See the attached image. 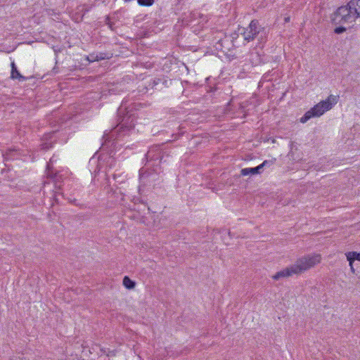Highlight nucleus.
I'll return each mask as SVG.
<instances>
[{
    "instance_id": "obj_14",
    "label": "nucleus",
    "mask_w": 360,
    "mask_h": 360,
    "mask_svg": "<svg viewBox=\"0 0 360 360\" xmlns=\"http://www.w3.org/2000/svg\"><path fill=\"white\" fill-rule=\"evenodd\" d=\"M14 150H8L5 154H4V160L7 161L11 159H14Z\"/></svg>"
},
{
    "instance_id": "obj_9",
    "label": "nucleus",
    "mask_w": 360,
    "mask_h": 360,
    "mask_svg": "<svg viewBox=\"0 0 360 360\" xmlns=\"http://www.w3.org/2000/svg\"><path fill=\"white\" fill-rule=\"evenodd\" d=\"M263 168V165H259L253 168H244L240 171V174L243 176H247L249 174L255 175L260 173V169Z\"/></svg>"
},
{
    "instance_id": "obj_4",
    "label": "nucleus",
    "mask_w": 360,
    "mask_h": 360,
    "mask_svg": "<svg viewBox=\"0 0 360 360\" xmlns=\"http://www.w3.org/2000/svg\"><path fill=\"white\" fill-rule=\"evenodd\" d=\"M357 19L349 1L347 5L339 7L334 13L333 20L337 24H351Z\"/></svg>"
},
{
    "instance_id": "obj_6",
    "label": "nucleus",
    "mask_w": 360,
    "mask_h": 360,
    "mask_svg": "<svg viewBox=\"0 0 360 360\" xmlns=\"http://www.w3.org/2000/svg\"><path fill=\"white\" fill-rule=\"evenodd\" d=\"M259 27L258 26L257 22L252 21L242 33L244 40L247 41L253 40L255 36L259 33Z\"/></svg>"
},
{
    "instance_id": "obj_12",
    "label": "nucleus",
    "mask_w": 360,
    "mask_h": 360,
    "mask_svg": "<svg viewBox=\"0 0 360 360\" xmlns=\"http://www.w3.org/2000/svg\"><path fill=\"white\" fill-rule=\"evenodd\" d=\"M123 285L127 289L131 290L135 288L136 283L126 276L123 278Z\"/></svg>"
},
{
    "instance_id": "obj_18",
    "label": "nucleus",
    "mask_w": 360,
    "mask_h": 360,
    "mask_svg": "<svg viewBox=\"0 0 360 360\" xmlns=\"http://www.w3.org/2000/svg\"><path fill=\"white\" fill-rule=\"evenodd\" d=\"M148 173H147V172L143 173V172H141V173H140V179L143 180L146 177H148Z\"/></svg>"
},
{
    "instance_id": "obj_23",
    "label": "nucleus",
    "mask_w": 360,
    "mask_h": 360,
    "mask_svg": "<svg viewBox=\"0 0 360 360\" xmlns=\"http://www.w3.org/2000/svg\"><path fill=\"white\" fill-rule=\"evenodd\" d=\"M285 20L286 22H288V21L289 20V18H286L285 19Z\"/></svg>"
},
{
    "instance_id": "obj_17",
    "label": "nucleus",
    "mask_w": 360,
    "mask_h": 360,
    "mask_svg": "<svg viewBox=\"0 0 360 360\" xmlns=\"http://www.w3.org/2000/svg\"><path fill=\"white\" fill-rule=\"evenodd\" d=\"M47 176H48L49 178H51V179H56V178H57V174H53L52 172H49L47 173Z\"/></svg>"
},
{
    "instance_id": "obj_19",
    "label": "nucleus",
    "mask_w": 360,
    "mask_h": 360,
    "mask_svg": "<svg viewBox=\"0 0 360 360\" xmlns=\"http://www.w3.org/2000/svg\"><path fill=\"white\" fill-rule=\"evenodd\" d=\"M274 161L273 160H271V161H268V160H264L260 165H263V167L266 165H268V164L269 163H271L273 164Z\"/></svg>"
},
{
    "instance_id": "obj_16",
    "label": "nucleus",
    "mask_w": 360,
    "mask_h": 360,
    "mask_svg": "<svg viewBox=\"0 0 360 360\" xmlns=\"http://www.w3.org/2000/svg\"><path fill=\"white\" fill-rule=\"evenodd\" d=\"M345 30H346V29H345V27H337V28L335 30V33H337V34H340V33H342V32H345Z\"/></svg>"
},
{
    "instance_id": "obj_7",
    "label": "nucleus",
    "mask_w": 360,
    "mask_h": 360,
    "mask_svg": "<svg viewBox=\"0 0 360 360\" xmlns=\"http://www.w3.org/2000/svg\"><path fill=\"white\" fill-rule=\"evenodd\" d=\"M11 78L13 79H18L19 82H24L27 79V77L22 75L20 72L18 71L15 63L14 61L11 62Z\"/></svg>"
},
{
    "instance_id": "obj_13",
    "label": "nucleus",
    "mask_w": 360,
    "mask_h": 360,
    "mask_svg": "<svg viewBox=\"0 0 360 360\" xmlns=\"http://www.w3.org/2000/svg\"><path fill=\"white\" fill-rule=\"evenodd\" d=\"M138 4L142 6H150L155 1L154 0H137Z\"/></svg>"
},
{
    "instance_id": "obj_8",
    "label": "nucleus",
    "mask_w": 360,
    "mask_h": 360,
    "mask_svg": "<svg viewBox=\"0 0 360 360\" xmlns=\"http://www.w3.org/2000/svg\"><path fill=\"white\" fill-rule=\"evenodd\" d=\"M71 117L70 116L60 117H58V112L54 111L52 112L51 117L49 119V121L50 122L51 124H52L53 126H56L57 124L66 122Z\"/></svg>"
},
{
    "instance_id": "obj_20",
    "label": "nucleus",
    "mask_w": 360,
    "mask_h": 360,
    "mask_svg": "<svg viewBox=\"0 0 360 360\" xmlns=\"http://www.w3.org/2000/svg\"><path fill=\"white\" fill-rule=\"evenodd\" d=\"M108 356H115V351H110L109 350L108 352L106 354Z\"/></svg>"
},
{
    "instance_id": "obj_5",
    "label": "nucleus",
    "mask_w": 360,
    "mask_h": 360,
    "mask_svg": "<svg viewBox=\"0 0 360 360\" xmlns=\"http://www.w3.org/2000/svg\"><path fill=\"white\" fill-rule=\"evenodd\" d=\"M165 152H164L160 146H154L148 150L146 155L148 164L153 162L150 165V167H158L163 162L165 158Z\"/></svg>"
},
{
    "instance_id": "obj_25",
    "label": "nucleus",
    "mask_w": 360,
    "mask_h": 360,
    "mask_svg": "<svg viewBox=\"0 0 360 360\" xmlns=\"http://www.w3.org/2000/svg\"><path fill=\"white\" fill-rule=\"evenodd\" d=\"M154 171H155L156 172H158V169L157 168L154 169Z\"/></svg>"
},
{
    "instance_id": "obj_15",
    "label": "nucleus",
    "mask_w": 360,
    "mask_h": 360,
    "mask_svg": "<svg viewBox=\"0 0 360 360\" xmlns=\"http://www.w3.org/2000/svg\"><path fill=\"white\" fill-rule=\"evenodd\" d=\"M52 147L51 143H44L41 144V148L44 150H49Z\"/></svg>"
},
{
    "instance_id": "obj_22",
    "label": "nucleus",
    "mask_w": 360,
    "mask_h": 360,
    "mask_svg": "<svg viewBox=\"0 0 360 360\" xmlns=\"http://www.w3.org/2000/svg\"><path fill=\"white\" fill-rule=\"evenodd\" d=\"M76 201H77V200H76V199H74V200H70V202L71 203H72V204L76 205V203H75V202H76Z\"/></svg>"
},
{
    "instance_id": "obj_24",
    "label": "nucleus",
    "mask_w": 360,
    "mask_h": 360,
    "mask_svg": "<svg viewBox=\"0 0 360 360\" xmlns=\"http://www.w3.org/2000/svg\"><path fill=\"white\" fill-rule=\"evenodd\" d=\"M265 89H269V86H264Z\"/></svg>"
},
{
    "instance_id": "obj_21",
    "label": "nucleus",
    "mask_w": 360,
    "mask_h": 360,
    "mask_svg": "<svg viewBox=\"0 0 360 360\" xmlns=\"http://www.w3.org/2000/svg\"><path fill=\"white\" fill-rule=\"evenodd\" d=\"M350 269H351V271L354 274L355 273V269L353 266V264H352V266H350Z\"/></svg>"
},
{
    "instance_id": "obj_3",
    "label": "nucleus",
    "mask_w": 360,
    "mask_h": 360,
    "mask_svg": "<svg viewBox=\"0 0 360 360\" xmlns=\"http://www.w3.org/2000/svg\"><path fill=\"white\" fill-rule=\"evenodd\" d=\"M338 95H330L326 100L321 101L307 111L300 118V122L305 123L312 117L321 116L325 112L330 110L338 103Z\"/></svg>"
},
{
    "instance_id": "obj_11",
    "label": "nucleus",
    "mask_w": 360,
    "mask_h": 360,
    "mask_svg": "<svg viewBox=\"0 0 360 360\" xmlns=\"http://www.w3.org/2000/svg\"><path fill=\"white\" fill-rule=\"evenodd\" d=\"M350 6L354 9L356 18H360V0H350Z\"/></svg>"
},
{
    "instance_id": "obj_26",
    "label": "nucleus",
    "mask_w": 360,
    "mask_h": 360,
    "mask_svg": "<svg viewBox=\"0 0 360 360\" xmlns=\"http://www.w3.org/2000/svg\"><path fill=\"white\" fill-rule=\"evenodd\" d=\"M103 353H105V350L102 349L101 350Z\"/></svg>"
},
{
    "instance_id": "obj_2",
    "label": "nucleus",
    "mask_w": 360,
    "mask_h": 360,
    "mask_svg": "<svg viewBox=\"0 0 360 360\" xmlns=\"http://www.w3.org/2000/svg\"><path fill=\"white\" fill-rule=\"evenodd\" d=\"M320 255H308L297 259L295 263L288 266L283 270L278 271L272 276L274 280H279L281 278L291 276L294 274L299 275L308 269L314 267L316 264L321 262Z\"/></svg>"
},
{
    "instance_id": "obj_10",
    "label": "nucleus",
    "mask_w": 360,
    "mask_h": 360,
    "mask_svg": "<svg viewBox=\"0 0 360 360\" xmlns=\"http://www.w3.org/2000/svg\"><path fill=\"white\" fill-rule=\"evenodd\" d=\"M347 259L349 261V266L354 263V260L360 261V253L356 252H348L345 254Z\"/></svg>"
},
{
    "instance_id": "obj_1",
    "label": "nucleus",
    "mask_w": 360,
    "mask_h": 360,
    "mask_svg": "<svg viewBox=\"0 0 360 360\" xmlns=\"http://www.w3.org/2000/svg\"><path fill=\"white\" fill-rule=\"evenodd\" d=\"M128 108L126 102H122L121 106L118 109V124L112 129L109 133L103 135L105 142H110L122 139L125 136H129L130 132L132 131L135 127L136 122L134 115H129V112L126 114L124 113Z\"/></svg>"
}]
</instances>
